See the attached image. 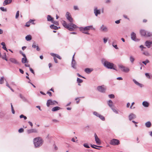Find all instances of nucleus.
<instances>
[{
	"label": "nucleus",
	"mask_w": 152,
	"mask_h": 152,
	"mask_svg": "<svg viewBox=\"0 0 152 152\" xmlns=\"http://www.w3.org/2000/svg\"><path fill=\"white\" fill-rule=\"evenodd\" d=\"M33 143L34 147L36 148H38L42 145L44 141L42 137H38L33 139Z\"/></svg>",
	"instance_id": "1"
},
{
	"label": "nucleus",
	"mask_w": 152,
	"mask_h": 152,
	"mask_svg": "<svg viewBox=\"0 0 152 152\" xmlns=\"http://www.w3.org/2000/svg\"><path fill=\"white\" fill-rule=\"evenodd\" d=\"M104 65L109 69H114L117 70L116 69V67H115L114 66V64L112 63L109 62L107 61H105L104 63H103Z\"/></svg>",
	"instance_id": "2"
},
{
	"label": "nucleus",
	"mask_w": 152,
	"mask_h": 152,
	"mask_svg": "<svg viewBox=\"0 0 152 152\" xmlns=\"http://www.w3.org/2000/svg\"><path fill=\"white\" fill-rule=\"evenodd\" d=\"M92 26H88L85 27L84 28L80 27V31L83 33L85 34H89L88 32L89 30L92 28Z\"/></svg>",
	"instance_id": "3"
},
{
	"label": "nucleus",
	"mask_w": 152,
	"mask_h": 152,
	"mask_svg": "<svg viewBox=\"0 0 152 152\" xmlns=\"http://www.w3.org/2000/svg\"><path fill=\"white\" fill-rule=\"evenodd\" d=\"M58 104V102L55 100L49 99L47 100L46 105L47 107H49L50 105H53Z\"/></svg>",
	"instance_id": "4"
},
{
	"label": "nucleus",
	"mask_w": 152,
	"mask_h": 152,
	"mask_svg": "<svg viewBox=\"0 0 152 152\" xmlns=\"http://www.w3.org/2000/svg\"><path fill=\"white\" fill-rule=\"evenodd\" d=\"M118 66L119 68L121 69V70L124 72H128L129 71V69L128 68L125 67L122 65L119 64L118 65Z\"/></svg>",
	"instance_id": "5"
},
{
	"label": "nucleus",
	"mask_w": 152,
	"mask_h": 152,
	"mask_svg": "<svg viewBox=\"0 0 152 152\" xmlns=\"http://www.w3.org/2000/svg\"><path fill=\"white\" fill-rule=\"evenodd\" d=\"M66 17L70 23H72L73 22V20L72 18L70 13L68 12H66Z\"/></svg>",
	"instance_id": "6"
},
{
	"label": "nucleus",
	"mask_w": 152,
	"mask_h": 152,
	"mask_svg": "<svg viewBox=\"0 0 152 152\" xmlns=\"http://www.w3.org/2000/svg\"><path fill=\"white\" fill-rule=\"evenodd\" d=\"M78 28V27L76 25L72 23H71L69 24V28L68 29L70 31H74L75 29Z\"/></svg>",
	"instance_id": "7"
},
{
	"label": "nucleus",
	"mask_w": 152,
	"mask_h": 152,
	"mask_svg": "<svg viewBox=\"0 0 152 152\" xmlns=\"http://www.w3.org/2000/svg\"><path fill=\"white\" fill-rule=\"evenodd\" d=\"M110 144L113 145H117L120 144V141L116 139H113L110 141Z\"/></svg>",
	"instance_id": "8"
},
{
	"label": "nucleus",
	"mask_w": 152,
	"mask_h": 152,
	"mask_svg": "<svg viewBox=\"0 0 152 152\" xmlns=\"http://www.w3.org/2000/svg\"><path fill=\"white\" fill-rule=\"evenodd\" d=\"M97 88L99 91L102 93L104 92L106 89L104 85L98 86Z\"/></svg>",
	"instance_id": "9"
},
{
	"label": "nucleus",
	"mask_w": 152,
	"mask_h": 152,
	"mask_svg": "<svg viewBox=\"0 0 152 152\" xmlns=\"http://www.w3.org/2000/svg\"><path fill=\"white\" fill-rule=\"evenodd\" d=\"M94 136L95 138V140L97 144L100 145L101 144L100 140L99 138L97 137L96 134H94Z\"/></svg>",
	"instance_id": "10"
},
{
	"label": "nucleus",
	"mask_w": 152,
	"mask_h": 152,
	"mask_svg": "<svg viewBox=\"0 0 152 152\" xmlns=\"http://www.w3.org/2000/svg\"><path fill=\"white\" fill-rule=\"evenodd\" d=\"M61 23L64 27L68 29L69 26V24H67L66 22L64 20H62L61 21Z\"/></svg>",
	"instance_id": "11"
},
{
	"label": "nucleus",
	"mask_w": 152,
	"mask_h": 152,
	"mask_svg": "<svg viewBox=\"0 0 152 152\" xmlns=\"http://www.w3.org/2000/svg\"><path fill=\"white\" fill-rule=\"evenodd\" d=\"M10 60L12 63L15 64H18L19 63L18 61L15 59L13 58H10Z\"/></svg>",
	"instance_id": "12"
},
{
	"label": "nucleus",
	"mask_w": 152,
	"mask_h": 152,
	"mask_svg": "<svg viewBox=\"0 0 152 152\" xmlns=\"http://www.w3.org/2000/svg\"><path fill=\"white\" fill-rule=\"evenodd\" d=\"M27 132L28 134H30L32 133H37L38 132L37 130L35 129H32L28 130L27 131Z\"/></svg>",
	"instance_id": "13"
},
{
	"label": "nucleus",
	"mask_w": 152,
	"mask_h": 152,
	"mask_svg": "<svg viewBox=\"0 0 152 152\" xmlns=\"http://www.w3.org/2000/svg\"><path fill=\"white\" fill-rule=\"evenodd\" d=\"M12 1V0H5L3 3L4 6L10 3Z\"/></svg>",
	"instance_id": "14"
},
{
	"label": "nucleus",
	"mask_w": 152,
	"mask_h": 152,
	"mask_svg": "<svg viewBox=\"0 0 152 152\" xmlns=\"http://www.w3.org/2000/svg\"><path fill=\"white\" fill-rule=\"evenodd\" d=\"M50 55L51 56L53 57H54L56 58V57L60 59H61V58L60 56L58 54H56L54 53H50Z\"/></svg>",
	"instance_id": "15"
},
{
	"label": "nucleus",
	"mask_w": 152,
	"mask_h": 152,
	"mask_svg": "<svg viewBox=\"0 0 152 152\" xmlns=\"http://www.w3.org/2000/svg\"><path fill=\"white\" fill-rule=\"evenodd\" d=\"M50 55L51 56L53 57H54L56 58V57L60 59H61V58L60 56L58 54H56L54 53H50Z\"/></svg>",
	"instance_id": "16"
},
{
	"label": "nucleus",
	"mask_w": 152,
	"mask_h": 152,
	"mask_svg": "<svg viewBox=\"0 0 152 152\" xmlns=\"http://www.w3.org/2000/svg\"><path fill=\"white\" fill-rule=\"evenodd\" d=\"M140 33L141 35L146 36V31L145 30H141L140 31Z\"/></svg>",
	"instance_id": "17"
},
{
	"label": "nucleus",
	"mask_w": 152,
	"mask_h": 152,
	"mask_svg": "<svg viewBox=\"0 0 152 152\" xmlns=\"http://www.w3.org/2000/svg\"><path fill=\"white\" fill-rule=\"evenodd\" d=\"M101 31H107V28L103 25L101 27Z\"/></svg>",
	"instance_id": "18"
},
{
	"label": "nucleus",
	"mask_w": 152,
	"mask_h": 152,
	"mask_svg": "<svg viewBox=\"0 0 152 152\" xmlns=\"http://www.w3.org/2000/svg\"><path fill=\"white\" fill-rule=\"evenodd\" d=\"M131 37L132 39L134 40V41H136V34L134 32H133L131 34Z\"/></svg>",
	"instance_id": "19"
},
{
	"label": "nucleus",
	"mask_w": 152,
	"mask_h": 152,
	"mask_svg": "<svg viewBox=\"0 0 152 152\" xmlns=\"http://www.w3.org/2000/svg\"><path fill=\"white\" fill-rule=\"evenodd\" d=\"M151 44V42H149V41H146L145 42L146 45L148 48H150Z\"/></svg>",
	"instance_id": "20"
},
{
	"label": "nucleus",
	"mask_w": 152,
	"mask_h": 152,
	"mask_svg": "<svg viewBox=\"0 0 152 152\" xmlns=\"http://www.w3.org/2000/svg\"><path fill=\"white\" fill-rule=\"evenodd\" d=\"M61 109V108L58 107H56L52 109V111L53 112L56 111Z\"/></svg>",
	"instance_id": "21"
},
{
	"label": "nucleus",
	"mask_w": 152,
	"mask_h": 152,
	"mask_svg": "<svg viewBox=\"0 0 152 152\" xmlns=\"http://www.w3.org/2000/svg\"><path fill=\"white\" fill-rule=\"evenodd\" d=\"M135 117V115L133 114H130L129 116V118L130 120H131L132 119H133Z\"/></svg>",
	"instance_id": "22"
},
{
	"label": "nucleus",
	"mask_w": 152,
	"mask_h": 152,
	"mask_svg": "<svg viewBox=\"0 0 152 152\" xmlns=\"http://www.w3.org/2000/svg\"><path fill=\"white\" fill-rule=\"evenodd\" d=\"M94 13L95 15L97 16L98 14H99L100 13V12L99 10H97V8H96L94 10Z\"/></svg>",
	"instance_id": "23"
},
{
	"label": "nucleus",
	"mask_w": 152,
	"mask_h": 152,
	"mask_svg": "<svg viewBox=\"0 0 152 152\" xmlns=\"http://www.w3.org/2000/svg\"><path fill=\"white\" fill-rule=\"evenodd\" d=\"M1 44L3 46L2 48L4 50H6L7 51H8L7 48L5 46V43L4 42H2L1 43Z\"/></svg>",
	"instance_id": "24"
},
{
	"label": "nucleus",
	"mask_w": 152,
	"mask_h": 152,
	"mask_svg": "<svg viewBox=\"0 0 152 152\" xmlns=\"http://www.w3.org/2000/svg\"><path fill=\"white\" fill-rule=\"evenodd\" d=\"M50 27L52 29H54V30H58V27H57V26H54V25H51L50 26Z\"/></svg>",
	"instance_id": "25"
},
{
	"label": "nucleus",
	"mask_w": 152,
	"mask_h": 152,
	"mask_svg": "<svg viewBox=\"0 0 152 152\" xmlns=\"http://www.w3.org/2000/svg\"><path fill=\"white\" fill-rule=\"evenodd\" d=\"M47 19L48 21H51V22L53 19V18L50 15H48Z\"/></svg>",
	"instance_id": "26"
},
{
	"label": "nucleus",
	"mask_w": 152,
	"mask_h": 152,
	"mask_svg": "<svg viewBox=\"0 0 152 152\" xmlns=\"http://www.w3.org/2000/svg\"><path fill=\"white\" fill-rule=\"evenodd\" d=\"M26 39L27 41H30L32 39L31 36L30 35H28L26 36Z\"/></svg>",
	"instance_id": "27"
},
{
	"label": "nucleus",
	"mask_w": 152,
	"mask_h": 152,
	"mask_svg": "<svg viewBox=\"0 0 152 152\" xmlns=\"http://www.w3.org/2000/svg\"><path fill=\"white\" fill-rule=\"evenodd\" d=\"M108 104L109 106L110 107H111V108H112V107L113 106V102L111 100H110L109 101L108 103Z\"/></svg>",
	"instance_id": "28"
},
{
	"label": "nucleus",
	"mask_w": 152,
	"mask_h": 152,
	"mask_svg": "<svg viewBox=\"0 0 152 152\" xmlns=\"http://www.w3.org/2000/svg\"><path fill=\"white\" fill-rule=\"evenodd\" d=\"M76 62L75 60H74L73 59H72V66L74 68H76Z\"/></svg>",
	"instance_id": "29"
},
{
	"label": "nucleus",
	"mask_w": 152,
	"mask_h": 152,
	"mask_svg": "<svg viewBox=\"0 0 152 152\" xmlns=\"http://www.w3.org/2000/svg\"><path fill=\"white\" fill-rule=\"evenodd\" d=\"M145 126L148 128L150 127L151 126V123L150 121H148L145 123Z\"/></svg>",
	"instance_id": "30"
},
{
	"label": "nucleus",
	"mask_w": 152,
	"mask_h": 152,
	"mask_svg": "<svg viewBox=\"0 0 152 152\" xmlns=\"http://www.w3.org/2000/svg\"><path fill=\"white\" fill-rule=\"evenodd\" d=\"M143 105L145 107H148L149 106V103L147 102H144L142 103Z\"/></svg>",
	"instance_id": "31"
},
{
	"label": "nucleus",
	"mask_w": 152,
	"mask_h": 152,
	"mask_svg": "<svg viewBox=\"0 0 152 152\" xmlns=\"http://www.w3.org/2000/svg\"><path fill=\"white\" fill-rule=\"evenodd\" d=\"M32 47L34 48H37V50L39 51L40 50V49L38 47V46H37L36 45H35V44H33L32 45Z\"/></svg>",
	"instance_id": "32"
},
{
	"label": "nucleus",
	"mask_w": 152,
	"mask_h": 152,
	"mask_svg": "<svg viewBox=\"0 0 152 152\" xmlns=\"http://www.w3.org/2000/svg\"><path fill=\"white\" fill-rule=\"evenodd\" d=\"M133 81L134 82V83L136 84L137 85H138L139 86H141L142 85L139 83L137 81L133 79Z\"/></svg>",
	"instance_id": "33"
},
{
	"label": "nucleus",
	"mask_w": 152,
	"mask_h": 152,
	"mask_svg": "<svg viewBox=\"0 0 152 152\" xmlns=\"http://www.w3.org/2000/svg\"><path fill=\"white\" fill-rule=\"evenodd\" d=\"M22 62L23 63H26L27 61V59L26 58H22Z\"/></svg>",
	"instance_id": "34"
},
{
	"label": "nucleus",
	"mask_w": 152,
	"mask_h": 152,
	"mask_svg": "<svg viewBox=\"0 0 152 152\" xmlns=\"http://www.w3.org/2000/svg\"><path fill=\"white\" fill-rule=\"evenodd\" d=\"M2 58L4 59L6 61H7V59L6 58V53H4V55L2 56Z\"/></svg>",
	"instance_id": "35"
},
{
	"label": "nucleus",
	"mask_w": 152,
	"mask_h": 152,
	"mask_svg": "<svg viewBox=\"0 0 152 152\" xmlns=\"http://www.w3.org/2000/svg\"><path fill=\"white\" fill-rule=\"evenodd\" d=\"M152 36V32H146V37H150Z\"/></svg>",
	"instance_id": "36"
},
{
	"label": "nucleus",
	"mask_w": 152,
	"mask_h": 152,
	"mask_svg": "<svg viewBox=\"0 0 152 152\" xmlns=\"http://www.w3.org/2000/svg\"><path fill=\"white\" fill-rule=\"evenodd\" d=\"M85 71L87 73H89L91 71V70L90 69L87 68L85 69Z\"/></svg>",
	"instance_id": "37"
},
{
	"label": "nucleus",
	"mask_w": 152,
	"mask_h": 152,
	"mask_svg": "<svg viewBox=\"0 0 152 152\" xmlns=\"http://www.w3.org/2000/svg\"><path fill=\"white\" fill-rule=\"evenodd\" d=\"M98 117H99L101 119H102L103 121H104L105 120L104 117L103 116L99 114Z\"/></svg>",
	"instance_id": "38"
},
{
	"label": "nucleus",
	"mask_w": 152,
	"mask_h": 152,
	"mask_svg": "<svg viewBox=\"0 0 152 152\" xmlns=\"http://www.w3.org/2000/svg\"><path fill=\"white\" fill-rule=\"evenodd\" d=\"M130 61L133 63L134 60V58L132 56H130Z\"/></svg>",
	"instance_id": "39"
},
{
	"label": "nucleus",
	"mask_w": 152,
	"mask_h": 152,
	"mask_svg": "<svg viewBox=\"0 0 152 152\" xmlns=\"http://www.w3.org/2000/svg\"><path fill=\"white\" fill-rule=\"evenodd\" d=\"M77 81L78 83H81L83 82V80L78 78H77Z\"/></svg>",
	"instance_id": "40"
},
{
	"label": "nucleus",
	"mask_w": 152,
	"mask_h": 152,
	"mask_svg": "<svg viewBox=\"0 0 152 152\" xmlns=\"http://www.w3.org/2000/svg\"><path fill=\"white\" fill-rule=\"evenodd\" d=\"M52 23H53L55 24L56 25H58L59 24L58 22V21H54L53 20L52 21Z\"/></svg>",
	"instance_id": "41"
},
{
	"label": "nucleus",
	"mask_w": 152,
	"mask_h": 152,
	"mask_svg": "<svg viewBox=\"0 0 152 152\" xmlns=\"http://www.w3.org/2000/svg\"><path fill=\"white\" fill-rule=\"evenodd\" d=\"M4 79V77H2L0 79V84H1L3 83Z\"/></svg>",
	"instance_id": "42"
},
{
	"label": "nucleus",
	"mask_w": 152,
	"mask_h": 152,
	"mask_svg": "<svg viewBox=\"0 0 152 152\" xmlns=\"http://www.w3.org/2000/svg\"><path fill=\"white\" fill-rule=\"evenodd\" d=\"M19 11H18L17 12V13H16V16H15V18H17L19 15Z\"/></svg>",
	"instance_id": "43"
},
{
	"label": "nucleus",
	"mask_w": 152,
	"mask_h": 152,
	"mask_svg": "<svg viewBox=\"0 0 152 152\" xmlns=\"http://www.w3.org/2000/svg\"><path fill=\"white\" fill-rule=\"evenodd\" d=\"M109 97L110 98H114L115 97L114 95L113 94L109 95Z\"/></svg>",
	"instance_id": "44"
},
{
	"label": "nucleus",
	"mask_w": 152,
	"mask_h": 152,
	"mask_svg": "<svg viewBox=\"0 0 152 152\" xmlns=\"http://www.w3.org/2000/svg\"><path fill=\"white\" fill-rule=\"evenodd\" d=\"M149 62V61L148 60H146L145 61H143L142 63L146 65L147 63Z\"/></svg>",
	"instance_id": "45"
},
{
	"label": "nucleus",
	"mask_w": 152,
	"mask_h": 152,
	"mask_svg": "<svg viewBox=\"0 0 152 152\" xmlns=\"http://www.w3.org/2000/svg\"><path fill=\"white\" fill-rule=\"evenodd\" d=\"M24 131V129L23 128H20L18 130V132L19 133H21Z\"/></svg>",
	"instance_id": "46"
},
{
	"label": "nucleus",
	"mask_w": 152,
	"mask_h": 152,
	"mask_svg": "<svg viewBox=\"0 0 152 152\" xmlns=\"http://www.w3.org/2000/svg\"><path fill=\"white\" fill-rule=\"evenodd\" d=\"M0 8L1 10L2 11H7L6 9H4V7H1Z\"/></svg>",
	"instance_id": "47"
},
{
	"label": "nucleus",
	"mask_w": 152,
	"mask_h": 152,
	"mask_svg": "<svg viewBox=\"0 0 152 152\" xmlns=\"http://www.w3.org/2000/svg\"><path fill=\"white\" fill-rule=\"evenodd\" d=\"M29 69L30 71L33 74H34V72L32 69L31 67L29 68Z\"/></svg>",
	"instance_id": "48"
},
{
	"label": "nucleus",
	"mask_w": 152,
	"mask_h": 152,
	"mask_svg": "<svg viewBox=\"0 0 152 152\" xmlns=\"http://www.w3.org/2000/svg\"><path fill=\"white\" fill-rule=\"evenodd\" d=\"M112 109L114 112L116 113H118V112L116 110L113 108H112Z\"/></svg>",
	"instance_id": "49"
},
{
	"label": "nucleus",
	"mask_w": 152,
	"mask_h": 152,
	"mask_svg": "<svg viewBox=\"0 0 152 152\" xmlns=\"http://www.w3.org/2000/svg\"><path fill=\"white\" fill-rule=\"evenodd\" d=\"M83 145L86 148H89L90 147H89V146L87 144H84V145Z\"/></svg>",
	"instance_id": "50"
},
{
	"label": "nucleus",
	"mask_w": 152,
	"mask_h": 152,
	"mask_svg": "<svg viewBox=\"0 0 152 152\" xmlns=\"http://www.w3.org/2000/svg\"><path fill=\"white\" fill-rule=\"evenodd\" d=\"M94 114L96 115V116H98L99 115V114L97 112H94Z\"/></svg>",
	"instance_id": "51"
},
{
	"label": "nucleus",
	"mask_w": 152,
	"mask_h": 152,
	"mask_svg": "<svg viewBox=\"0 0 152 152\" xmlns=\"http://www.w3.org/2000/svg\"><path fill=\"white\" fill-rule=\"evenodd\" d=\"M146 76L148 78H150V76L149 74L148 73H146L145 74Z\"/></svg>",
	"instance_id": "52"
},
{
	"label": "nucleus",
	"mask_w": 152,
	"mask_h": 152,
	"mask_svg": "<svg viewBox=\"0 0 152 152\" xmlns=\"http://www.w3.org/2000/svg\"><path fill=\"white\" fill-rule=\"evenodd\" d=\"M134 104V102H133L132 103V104H131V106L130 107V108L131 109H134L135 108V107H132V106Z\"/></svg>",
	"instance_id": "53"
},
{
	"label": "nucleus",
	"mask_w": 152,
	"mask_h": 152,
	"mask_svg": "<svg viewBox=\"0 0 152 152\" xmlns=\"http://www.w3.org/2000/svg\"><path fill=\"white\" fill-rule=\"evenodd\" d=\"M104 42V43H105L107 42V39L106 38H104L103 39Z\"/></svg>",
	"instance_id": "54"
},
{
	"label": "nucleus",
	"mask_w": 152,
	"mask_h": 152,
	"mask_svg": "<svg viewBox=\"0 0 152 152\" xmlns=\"http://www.w3.org/2000/svg\"><path fill=\"white\" fill-rule=\"evenodd\" d=\"M30 23H29L28 22L26 23V24L25 25L27 27H29L30 26Z\"/></svg>",
	"instance_id": "55"
},
{
	"label": "nucleus",
	"mask_w": 152,
	"mask_h": 152,
	"mask_svg": "<svg viewBox=\"0 0 152 152\" xmlns=\"http://www.w3.org/2000/svg\"><path fill=\"white\" fill-rule=\"evenodd\" d=\"M34 20H30L28 22L30 23H32L33 24H34Z\"/></svg>",
	"instance_id": "56"
},
{
	"label": "nucleus",
	"mask_w": 152,
	"mask_h": 152,
	"mask_svg": "<svg viewBox=\"0 0 152 152\" xmlns=\"http://www.w3.org/2000/svg\"><path fill=\"white\" fill-rule=\"evenodd\" d=\"M75 100L76 101V103L77 104H78L79 103L80 100L78 99V98H76Z\"/></svg>",
	"instance_id": "57"
},
{
	"label": "nucleus",
	"mask_w": 152,
	"mask_h": 152,
	"mask_svg": "<svg viewBox=\"0 0 152 152\" xmlns=\"http://www.w3.org/2000/svg\"><path fill=\"white\" fill-rule=\"evenodd\" d=\"M47 94H48L50 96H52V93L50 91H48Z\"/></svg>",
	"instance_id": "58"
},
{
	"label": "nucleus",
	"mask_w": 152,
	"mask_h": 152,
	"mask_svg": "<svg viewBox=\"0 0 152 152\" xmlns=\"http://www.w3.org/2000/svg\"><path fill=\"white\" fill-rule=\"evenodd\" d=\"M113 46L115 48H116V49H118V48L117 47V45H114V43H113Z\"/></svg>",
	"instance_id": "59"
},
{
	"label": "nucleus",
	"mask_w": 152,
	"mask_h": 152,
	"mask_svg": "<svg viewBox=\"0 0 152 152\" xmlns=\"http://www.w3.org/2000/svg\"><path fill=\"white\" fill-rule=\"evenodd\" d=\"M20 96L22 99H24L25 98L21 94H20Z\"/></svg>",
	"instance_id": "60"
},
{
	"label": "nucleus",
	"mask_w": 152,
	"mask_h": 152,
	"mask_svg": "<svg viewBox=\"0 0 152 152\" xmlns=\"http://www.w3.org/2000/svg\"><path fill=\"white\" fill-rule=\"evenodd\" d=\"M54 60L56 63H58L57 60L55 57H54Z\"/></svg>",
	"instance_id": "61"
},
{
	"label": "nucleus",
	"mask_w": 152,
	"mask_h": 152,
	"mask_svg": "<svg viewBox=\"0 0 152 152\" xmlns=\"http://www.w3.org/2000/svg\"><path fill=\"white\" fill-rule=\"evenodd\" d=\"M74 8L75 10H78V9L77 7V6H74Z\"/></svg>",
	"instance_id": "62"
},
{
	"label": "nucleus",
	"mask_w": 152,
	"mask_h": 152,
	"mask_svg": "<svg viewBox=\"0 0 152 152\" xmlns=\"http://www.w3.org/2000/svg\"><path fill=\"white\" fill-rule=\"evenodd\" d=\"M19 71H20V72L22 73V74H23L24 73V72L23 71V70L21 69H19Z\"/></svg>",
	"instance_id": "63"
},
{
	"label": "nucleus",
	"mask_w": 152,
	"mask_h": 152,
	"mask_svg": "<svg viewBox=\"0 0 152 152\" xmlns=\"http://www.w3.org/2000/svg\"><path fill=\"white\" fill-rule=\"evenodd\" d=\"M53 121L55 123H57L58 122V120L56 119L53 120Z\"/></svg>",
	"instance_id": "64"
}]
</instances>
